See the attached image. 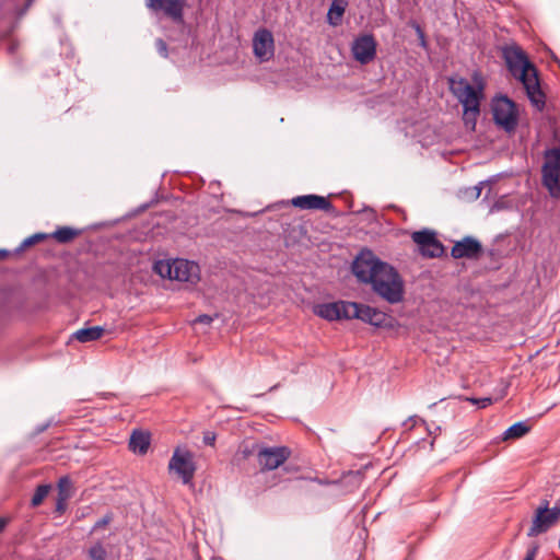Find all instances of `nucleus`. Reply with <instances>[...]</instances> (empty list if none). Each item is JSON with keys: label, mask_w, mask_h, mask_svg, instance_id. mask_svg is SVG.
Listing matches in <instances>:
<instances>
[{"label": "nucleus", "mask_w": 560, "mask_h": 560, "mask_svg": "<svg viewBox=\"0 0 560 560\" xmlns=\"http://www.w3.org/2000/svg\"><path fill=\"white\" fill-rule=\"evenodd\" d=\"M261 444L254 443L250 446L243 445L238 448L237 453L235 454L234 459L240 462L243 459H247L249 456H256L258 459V451L260 450Z\"/></svg>", "instance_id": "26"}, {"label": "nucleus", "mask_w": 560, "mask_h": 560, "mask_svg": "<svg viewBox=\"0 0 560 560\" xmlns=\"http://www.w3.org/2000/svg\"><path fill=\"white\" fill-rule=\"evenodd\" d=\"M88 555L91 560H106L107 558V551L101 541L94 542L90 547Z\"/></svg>", "instance_id": "28"}, {"label": "nucleus", "mask_w": 560, "mask_h": 560, "mask_svg": "<svg viewBox=\"0 0 560 560\" xmlns=\"http://www.w3.org/2000/svg\"><path fill=\"white\" fill-rule=\"evenodd\" d=\"M474 190H475V198H478L481 194V187L479 185L475 186Z\"/></svg>", "instance_id": "42"}, {"label": "nucleus", "mask_w": 560, "mask_h": 560, "mask_svg": "<svg viewBox=\"0 0 560 560\" xmlns=\"http://www.w3.org/2000/svg\"><path fill=\"white\" fill-rule=\"evenodd\" d=\"M45 430V427L40 428L38 432H43Z\"/></svg>", "instance_id": "46"}, {"label": "nucleus", "mask_w": 560, "mask_h": 560, "mask_svg": "<svg viewBox=\"0 0 560 560\" xmlns=\"http://www.w3.org/2000/svg\"><path fill=\"white\" fill-rule=\"evenodd\" d=\"M538 552V546H534L527 550V553L523 560H535V557Z\"/></svg>", "instance_id": "36"}, {"label": "nucleus", "mask_w": 560, "mask_h": 560, "mask_svg": "<svg viewBox=\"0 0 560 560\" xmlns=\"http://www.w3.org/2000/svg\"><path fill=\"white\" fill-rule=\"evenodd\" d=\"M557 523L552 517L549 509L537 508L535 517L533 518L532 526L527 533L528 537H535L541 533L547 532L552 525Z\"/></svg>", "instance_id": "15"}, {"label": "nucleus", "mask_w": 560, "mask_h": 560, "mask_svg": "<svg viewBox=\"0 0 560 560\" xmlns=\"http://www.w3.org/2000/svg\"><path fill=\"white\" fill-rule=\"evenodd\" d=\"M114 518V515L112 512L106 513L101 520H98L92 527L91 534L106 527Z\"/></svg>", "instance_id": "30"}, {"label": "nucleus", "mask_w": 560, "mask_h": 560, "mask_svg": "<svg viewBox=\"0 0 560 560\" xmlns=\"http://www.w3.org/2000/svg\"><path fill=\"white\" fill-rule=\"evenodd\" d=\"M147 560H154V559L149 558V559H147Z\"/></svg>", "instance_id": "47"}, {"label": "nucleus", "mask_w": 560, "mask_h": 560, "mask_svg": "<svg viewBox=\"0 0 560 560\" xmlns=\"http://www.w3.org/2000/svg\"><path fill=\"white\" fill-rule=\"evenodd\" d=\"M176 16H177V23L182 21V4L179 2V0H177V13H176Z\"/></svg>", "instance_id": "40"}, {"label": "nucleus", "mask_w": 560, "mask_h": 560, "mask_svg": "<svg viewBox=\"0 0 560 560\" xmlns=\"http://www.w3.org/2000/svg\"><path fill=\"white\" fill-rule=\"evenodd\" d=\"M34 0H27L26 8H28Z\"/></svg>", "instance_id": "45"}, {"label": "nucleus", "mask_w": 560, "mask_h": 560, "mask_svg": "<svg viewBox=\"0 0 560 560\" xmlns=\"http://www.w3.org/2000/svg\"><path fill=\"white\" fill-rule=\"evenodd\" d=\"M557 145L548 148L542 153L541 185L553 199L560 198V129L553 131Z\"/></svg>", "instance_id": "3"}, {"label": "nucleus", "mask_w": 560, "mask_h": 560, "mask_svg": "<svg viewBox=\"0 0 560 560\" xmlns=\"http://www.w3.org/2000/svg\"><path fill=\"white\" fill-rule=\"evenodd\" d=\"M358 319L377 328L393 329L397 324L393 316L362 303Z\"/></svg>", "instance_id": "11"}, {"label": "nucleus", "mask_w": 560, "mask_h": 560, "mask_svg": "<svg viewBox=\"0 0 560 560\" xmlns=\"http://www.w3.org/2000/svg\"><path fill=\"white\" fill-rule=\"evenodd\" d=\"M104 331L105 329L102 326L84 327L74 331L71 338L85 343L98 340L104 335Z\"/></svg>", "instance_id": "18"}, {"label": "nucleus", "mask_w": 560, "mask_h": 560, "mask_svg": "<svg viewBox=\"0 0 560 560\" xmlns=\"http://www.w3.org/2000/svg\"><path fill=\"white\" fill-rule=\"evenodd\" d=\"M51 487L50 485H39L32 497L31 506L36 508L40 505L44 499L48 495Z\"/></svg>", "instance_id": "27"}, {"label": "nucleus", "mask_w": 560, "mask_h": 560, "mask_svg": "<svg viewBox=\"0 0 560 560\" xmlns=\"http://www.w3.org/2000/svg\"><path fill=\"white\" fill-rule=\"evenodd\" d=\"M155 48H156V51L159 52V55L161 57H163V58H167L168 57L167 44L165 43L164 39L158 38L155 40Z\"/></svg>", "instance_id": "31"}, {"label": "nucleus", "mask_w": 560, "mask_h": 560, "mask_svg": "<svg viewBox=\"0 0 560 560\" xmlns=\"http://www.w3.org/2000/svg\"><path fill=\"white\" fill-rule=\"evenodd\" d=\"M81 234V230L71 226H59L49 237L55 238L60 244H68Z\"/></svg>", "instance_id": "21"}, {"label": "nucleus", "mask_w": 560, "mask_h": 560, "mask_svg": "<svg viewBox=\"0 0 560 560\" xmlns=\"http://www.w3.org/2000/svg\"><path fill=\"white\" fill-rule=\"evenodd\" d=\"M491 109L495 125L506 132H512L516 129L518 124V109L511 98L505 95L494 97Z\"/></svg>", "instance_id": "5"}, {"label": "nucleus", "mask_w": 560, "mask_h": 560, "mask_svg": "<svg viewBox=\"0 0 560 560\" xmlns=\"http://www.w3.org/2000/svg\"><path fill=\"white\" fill-rule=\"evenodd\" d=\"M450 89L458 98L464 107V121L466 125L471 124L475 128L477 117L480 113V100L482 97V85L478 89L469 84V82L460 78L458 81L450 79Z\"/></svg>", "instance_id": "4"}, {"label": "nucleus", "mask_w": 560, "mask_h": 560, "mask_svg": "<svg viewBox=\"0 0 560 560\" xmlns=\"http://www.w3.org/2000/svg\"><path fill=\"white\" fill-rule=\"evenodd\" d=\"M502 55L508 70L522 82L530 103L538 110H542L546 104V96L541 91L536 67L517 45L505 46Z\"/></svg>", "instance_id": "2"}, {"label": "nucleus", "mask_w": 560, "mask_h": 560, "mask_svg": "<svg viewBox=\"0 0 560 560\" xmlns=\"http://www.w3.org/2000/svg\"><path fill=\"white\" fill-rule=\"evenodd\" d=\"M530 430V427L524 421L516 422L508 428L504 432L503 440L520 439L526 435Z\"/></svg>", "instance_id": "23"}, {"label": "nucleus", "mask_w": 560, "mask_h": 560, "mask_svg": "<svg viewBox=\"0 0 560 560\" xmlns=\"http://www.w3.org/2000/svg\"><path fill=\"white\" fill-rule=\"evenodd\" d=\"M469 400L472 404L478 405L480 408H486L487 406L492 404V398L491 397H483V398H480V399L470 398Z\"/></svg>", "instance_id": "34"}, {"label": "nucleus", "mask_w": 560, "mask_h": 560, "mask_svg": "<svg viewBox=\"0 0 560 560\" xmlns=\"http://www.w3.org/2000/svg\"><path fill=\"white\" fill-rule=\"evenodd\" d=\"M145 7L159 21H175V0H145Z\"/></svg>", "instance_id": "16"}, {"label": "nucleus", "mask_w": 560, "mask_h": 560, "mask_svg": "<svg viewBox=\"0 0 560 560\" xmlns=\"http://www.w3.org/2000/svg\"><path fill=\"white\" fill-rule=\"evenodd\" d=\"M197 466L194 453L177 447V476L182 478L183 483L192 485Z\"/></svg>", "instance_id": "14"}, {"label": "nucleus", "mask_w": 560, "mask_h": 560, "mask_svg": "<svg viewBox=\"0 0 560 560\" xmlns=\"http://www.w3.org/2000/svg\"><path fill=\"white\" fill-rule=\"evenodd\" d=\"M7 525V520L5 518H0V532L3 530V528L5 527Z\"/></svg>", "instance_id": "43"}, {"label": "nucleus", "mask_w": 560, "mask_h": 560, "mask_svg": "<svg viewBox=\"0 0 560 560\" xmlns=\"http://www.w3.org/2000/svg\"><path fill=\"white\" fill-rule=\"evenodd\" d=\"M67 499H63V498H58L57 497V501H56V512L58 514H63L67 510Z\"/></svg>", "instance_id": "33"}, {"label": "nucleus", "mask_w": 560, "mask_h": 560, "mask_svg": "<svg viewBox=\"0 0 560 560\" xmlns=\"http://www.w3.org/2000/svg\"><path fill=\"white\" fill-rule=\"evenodd\" d=\"M49 237V234H46V233H36V234H33L31 236H28L27 238H25L20 245L19 247L15 249L16 253H22L26 247H30L32 245H35L37 244L38 242H42L46 238Z\"/></svg>", "instance_id": "29"}, {"label": "nucleus", "mask_w": 560, "mask_h": 560, "mask_svg": "<svg viewBox=\"0 0 560 560\" xmlns=\"http://www.w3.org/2000/svg\"><path fill=\"white\" fill-rule=\"evenodd\" d=\"M151 444V434L141 429H135L129 439V450L138 455H145Z\"/></svg>", "instance_id": "17"}, {"label": "nucleus", "mask_w": 560, "mask_h": 560, "mask_svg": "<svg viewBox=\"0 0 560 560\" xmlns=\"http://www.w3.org/2000/svg\"><path fill=\"white\" fill-rule=\"evenodd\" d=\"M338 304L336 302L332 303H324L316 306L315 313L327 320H337L339 319L338 313Z\"/></svg>", "instance_id": "22"}, {"label": "nucleus", "mask_w": 560, "mask_h": 560, "mask_svg": "<svg viewBox=\"0 0 560 560\" xmlns=\"http://www.w3.org/2000/svg\"><path fill=\"white\" fill-rule=\"evenodd\" d=\"M416 30H417L421 46L425 47L427 42H425V36H424L423 31L421 30V27L419 25L416 26Z\"/></svg>", "instance_id": "38"}, {"label": "nucleus", "mask_w": 560, "mask_h": 560, "mask_svg": "<svg viewBox=\"0 0 560 560\" xmlns=\"http://www.w3.org/2000/svg\"><path fill=\"white\" fill-rule=\"evenodd\" d=\"M351 270L360 283L370 284L372 291L389 304L404 300V279L392 265L381 260L371 249L364 248L358 254Z\"/></svg>", "instance_id": "1"}, {"label": "nucleus", "mask_w": 560, "mask_h": 560, "mask_svg": "<svg viewBox=\"0 0 560 560\" xmlns=\"http://www.w3.org/2000/svg\"><path fill=\"white\" fill-rule=\"evenodd\" d=\"M57 488H58V495H57L58 498H63V499L69 500L72 497L73 483H72V480L70 479V477L62 476L61 478H59Z\"/></svg>", "instance_id": "25"}, {"label": "nucleus", "mask_w": 560, "mask_h": 560, "mask_svg": "<svg viewBox=\"0 0 560 560\" xmlns=\"http://www.w3.org/2000/svg\"><path fill=\"white\" fill-rule=\"evenodd\" d=\"M168 470L170 471L175 470V452L173 453V455L171 456V458L168 460Z\"/></svg>", "instance_id": "39"}, {"label": "nucleus", "mask_w": 560, "mask_h": 560, "mask_svg": "<svg viewBox=\"0 0 560 560\" xmlns=\"http://www.w3.org/2000/svg\"><path fill=\"white\" fill-rule=\"evenodd\" d=\"M376 40L372 34H364L353 40L351 50L354 59L362 65L371 62L376 56Z\"/></svg>", "instance_id": "9"}, {"label": "nucleus", "mask_w": 560, "mask_h": 560, "mask_svg": "<svg viewBox=\"0 0 560 560\" xmlns=\"http://www.w3.org/2000/svg\"><path fill=\"white\" fill-rule=\"evenodd\" d=\"M338 304L339 319H353L359 317L361 303L339 301Z\"/></svg>", "instance_id": "20"}, {"label": "nucleus", "mask_w": 560, "mask_h": 560, "mask_svg": "<svg viewBox=\"0 0 560 560\" xmlns=\"http://www.w3.org/2000/svg\"><path fill=\"white\" fill-rule=\"evenodd\" d=\"M201 280L199 265L194 260L177 257V291L182 289L192 290Z\"/></svg>", "instance_id": "8"}, {"label": "nucleus", "mask_w": 560, "mask_h": 560, "mask_svg": "<svg viewBox=\"0 0 560 560\" xmlns=\"http://www.w3.org/2000/svg\"><path fill=\"white\" fill-rule=\"evenodd\" d=\"M538 508H546L549 509V502L547 500H542L540 505Z\"/></svg>", "instance_id": "44"}, {"label": "nucleus", "mask_w": 560, "mask_h": 560, "mask_svg": "<svg viewBox=\"0 0 560 560\" xmlns=\"http://www.w3.org/2000/svg\"><path fill=\"white\" fill-rule=\"evenodd\" d=\"M418 252L425 258H438L444 254V245L438 240L434 231L423 229L411 234Z\"/></svg>", "instance_id": "6"}, {"label": "nucleus", "mask_w": 560, "mask_h": 560, "mask_svg": "<svg viewBox=\"0 0 560 560\" xmlns=\"http://www.w3.org/2000/svg\"><path fill=\"white\" fill-rule=\"evenodd\" d=\"M347 2L345 0H334L327 13V21L330 25L337 26L341 23L346 11Z\"/></svg>", "instance_id": "19"}, {"label": "nucleus", "mask_w": 560, "mask_h": 560, "mask_svg": "<svg viewBox=\"0 0 560 560\" xmlns=\"http://www.w3.org/2000/svg\"><path fill=\"white\" fill-rule=\"evenodd\" d=\"M213 322V317L207 314L199 315L192 320V325L196 324H203V325H210Z\"/></svg>", "instance_id": "32"}, {"label": "nucleus", "mask_w": 560, "mask_h": 560, "mask_svg": "<svg viewBox=\"0 0 560 560\" xmlns=\"http://www.w3.org/2000/svg\"><path fill=\"white\" fill-rule=\"evenodd\" d=\"M174 264L175 259L156 260L153 264V271L161 278H168L172 280V269Z\"/></svg>", "instance_id": "24"}, {"label": "nucleus", "mask_w": 560, "mask_h": 560, "mask_svg": "<svg viewBox=\"0 0 560 560\" xmlns=\"http://www.w3.org/2000/svg\"><path fill=\"white\" fill-rule=\"evenodd\" d=\"M416 30H417L421 46L425 47L427 42H425V36H424L423 31L421 30V27L419 25L416 26Z\"/></svg>", "instance_id": "37"}, {"label": "nucleus", "mask_w": 560, "mask_h": 560, "mask_svg": "<svg viewBox=\"0 0 560 560\" xmlns=\"http://www.w3.org/2000/svg\"><path fill=\"white\" fill-rule=\"evenodd\" d=\"M291 205L303 210H322L337 215L334 205L328 198L318 195H302L291 199Z\"/></svg>", "instance_id": "12"}, {"label": "nucleus", "mask_w": 560, "mask_h": 560, "mask_svg": "<svg viewBox=\"0 0 560 560\" xmlns=\"http://www.w3.org/2000/svg\"><path fill=\"white\" fill-rule=\"evenodd\" d=\"M215 442V434L213 432H206L203 435V443L206 445H214Z\"/></svg>", "instance_id": "35"}, {"label": "nucleus", "mask_w": 560, "mask_h": 560, "mask_svg": "<svg viewBox=\"0 0 560 560\" xmlns=\"http://www.w3.org/2000/svg\"><path fill=\"white\" fill-rule=\"evenodd\" d=\"M254 54L260 60H269L273 56L275 40L267 28H259L253 38Z\"/></svg>", "instance_id": "13"}, {"label": "nucleus", "mask_w": 560, "mask_h": 560, "mask_svg": "<svg viewBox=\"0 0 560 560\" xmlns=\"http://www.w3.org/2000/svg\"><path fill=\"white\" fill-rule=\"evenodd\" d=\"M291 456V450L287 446H265L261 444L258 451V465L261 471L275 470L283 465Z\"/></svg>", "instance_id": "7"}, {"label": "nucleus", "mask_w": 560, "mask_h": 560, "mask_svg": "<svg viewBox=\"0 0 560 560\" xmlns=\"http://www.w3.org/2000/svg\"><path fill=\"white\" fill-rule=\"evenodd\" d=\"M483 248L481 243L472 237L465 236L460 241H457L451 249V256L454 259H471L477 260L481 257Z\"/></svg>", "instance_id": "10"}, {"label": "nucleus", "mask_w": 560, "mask_h": 560, "mask_svg": "<svg viewBox=\"0 0 560 560\" xmlns=\"http://www.w3.org/2000/svg\"><path fill=\"white\" fill-rule=\"evenodd\" d=\"M9 250L0 249V259L7 258L9 256Z\"/></svg>", "instance_id": "41"}]
</instances>
